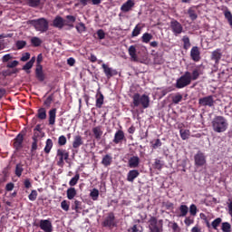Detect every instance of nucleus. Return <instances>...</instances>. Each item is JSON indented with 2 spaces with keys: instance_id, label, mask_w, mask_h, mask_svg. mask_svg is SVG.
I'll use <instances>...</instances> for the list:
<instances>
[{
  "instance_id": "58836bf2",
  "label": "nucleus",
  "mask_w": 232,
  "mask_h": 232,
  "mask_svg": "<svg viewBox=\"0 0 232 232\" xmlns=\"http://www.w3.org/2000/svg\"><path fill=\"white\" fill-rule=\"evenodd\" d=\"M151 39H153V35L150 33H144L141 36L142 43H145L146 44H148Z\"/></svg>"
},
{
  "instance_id": "423d86ee",
  "label": "nucleus",
  "mask_w": 232,
  "mask_h": 232,
  "mask_svg": "<svg viewBox=\"0 0 232 232\" xmlns=\"http://www.w3.org/2000/svg\"><path fill=\"white\" fill-rule=\"evenodd\" d=\"M70 159V152L64 149H58L56 152V164L59 168L64 167V160Z\"/></svg>"
},
{
  "instance_id": "a878e982",
  "label": "nucleus",
  "mask_w": 232,
  "mask_h": 232,
  "mask_svg": "<svg viewBox=\"0 0 232 232\" xmlns=\"http://www.w3.org/2000/svg\"><path fill=\"white\" fill-rule=\"evenodd\" d=\"M111 162H113V158L111 157V155L107 154L103 156L102 160V166H104L105 168H108V166H111Z\"/></svg>"
},
{
  "instance_id": "e433bc0d",
  "label": "nucleus",
  "mask_w": 232,
  "mask_h": 232,
  "mask_svg": "<svg viewBox=\"0 0 232 232\" xmlns=\"http://www.w3.org/2000/svg\"><path fill=\"white\" fill-rule=\"evenodd\" d=\"M182 41L184 50H189V48L191 47V42L189 41V37L188 35H184Z\"/></svg>"
},
{
  "instance_id": "6e6552de",
  "label": "nucleus",
  "mask_w": 232,
  "mask_h": 232,
  "mask_svg": "<svg viewBox=\"0 0 232 232\" xmlns=\"http://www.w3.org/2000/svg\"><path fill=\"white\" fill-rule=\"evenodd\" d=\"M206 155L202 151H198L194 156V164L196 168H202L206 166Z\"/></svg>"
},
{
  "instance_id": "052dcab7",
  "label": "nucleus",
  "mask_w": 232,
  "mask_h": 232,
  "mask_svg": "<svg viewBox=\"0 0 232 232\" xmlns=\"http://www.w3.org/2000/svg\"><path fill=\"white\" fill-rule=\"evenodd\" d=\"M162 206L163 208H165L166 209H173V203L169 202V201H164L162 202Z\"/></svg>"
},
{
  "instance_id": "37998d69",
  "label": "nucleus",
  "mask_w": 232,
  "mask_h": 232,
  "mask_svg": "<svg viewBox=\"0 0 232 232\" xmlns=\"http://www.w3.org/2000/svg\"><path fill=\"white\" fill-rule=\"evenodd\" d=\"M61 208L63 211H70V201L64 199L61 202Z\"/></svg>"
},
{
  "instance_id": "bb28decb",
  "label": "nucleus",
  "mask_w": 232,
  "mask_h": 232,
  "mask_svg": "<svg viewBox=\"0 0 232 232\" xmlns=\"http://www.w3.org/2000/svg\"><path fill=\"white\" fill-rule=\"evenodd\" d=\"M68 200H73L75 197H77V189L75 188L71 187L66 191Z\"/></svg>"
},
{
  "instance_id": "f704fd0d",
  "label": "nucleus",
  "mask_w": 232,
  "mask_h": 232,
  "mask_svg": "<svg viewBox=\"0 0 232 232\" xmlns=\"http://www.w3.org/2000/svg\"><path fill=\"white\" fill-rule=\"evenodd\" d=\"M179 134L182 140H188V139H189V136L191 135V132L189 131V130L181 129L179 130Z\"/></svg>"
},
{
  "instance_id": "2f4dec72",
  "label": "nucleus",
  "mask_w": 232,
  "mask_h": 232,
  "mask_svg": "<svg viewBox=\"0 0 232 232\" xmlns=\"http://www.w3.org/2000/svg\"><path fill=\"white\" fill-rule=\"evenodd\" d=\"M188 14L189 16V18L191 19V21H197L198 14H197V10H195V8L193 7H189L188 10Z\"/></svg>"
},
{
  "instance_id": "5fc2aeb1",
  "label": "nucleus",
  "mask_w": 232,
  "mask_h": 232,
  "mask_svg": "<svg viewBox=\"0 0 232 232\" xmlns=\"http://www.w3.org/2000/svg\"><path fill=\"white\" fill-rule=\"evenodd\" d=\"M162 166H163L162 161L159 159H156L155 162H154V165H153L155 169L160 170V169H162Z\"/></svg>"
},
{
  "instance_id": "a18cd8bd",
  "label": "nucleus",
  "mask_w": 232,
  "mask_h": 232,
  "mask_svg": "<svg viewBox=\"0 0 232 232\" xmlns=\"http://www.w3.org/2000/svg\"><path fill=\"white\" fill-rule=\"evenodd\" d=\"M224 15H225V18L227 19L228 24H230L232 26V14H231V11L226 10L224 12Z\"/></svg>"
},
{
  "instance_id": "79ce46f5",
  "label": "nucleus",
  "mask_w": 232,
  "mask_h": 232,
  "mask_svg": "<svg viewBox=\"0 0 232 232\" xmlns=\"http://www.w3.org/2000/svg\"><path fill=\"white\" fill-rule=\"evenodd\" d=\"M182 99H183L182 94L178 92L176 95L172 97V102L173 104H179V102H182Z\"/></svg>"
},
{
  "instance_id": "338daca9",
  "label": "nucleus",
  "mask_w": 232,
  "mask_h": 232,
  "mask_svg": "<svg viewBox=\"0 0 232 232\" xmlns=\"http://www.w3.org/2000/svg\"><path fill=\"white\" fill-rule=\"evenodd\" d=\"M15 188V185L12 182H9L5 185V191H12Z\"/></svg>"
},
{
  "instance_id": "0eeeda50",
  "label": "nucleus",
  "mask_w": 232,
  "mask_h": 232,
  "mask_svg": "<svg viewBox=\"0 0 232 232\" xmlns=\"http://www.w3.org/2000/svg\"><path fill=\"white\" fill-rule=\"evenodd\" d=\"M198 104L199 106L208 107V108H213L215 107L216 102H215V96L213 95H208L202 98L198 99Z\"/></svg>"
},
{
  "instance_id": "f03ea898",
  "label": "nucleus",
  "mask_w": 232,
  "mask_h": 232,
  "mask_svg": "<svg viewBox=\"0 0 232 232\" xmlns=\"http://www.w3.org/2000/svg\"><path fill=\"white\" fill-rule=\"evenodd\" d=\"M141 106L144 110L150 108V96L146 94L140 95V93L136 92L132 96V108H139Z\"/></svg>"
},
{
  "instance_id": "1a4fd4ad",
  "label": "nucleus",
  "mask_w": 232,
  "mask_h": 232,
  "mask_svg": "<svg viewBox=\"0 0 232 232\" xmlns=\"http://www.w3.org/2000/svg\"><path fill=\"white\" fill-rule=\"evenodd\" d=\"M170 28L172 30V33L174 35H180L182 32H184V27L182 26V24H180L179 21L172 19L170 21Z\"/></svg>"
},
{
  "instance_id": "4468645a",
  "label": "nucleus",
  "mask_w": 232,
  "mask_h": 232,
  "mask_svg": "<svg viewBox=\"0 0 232 232\" xmlns=\"http://www.w3.org/2000/svg\"><path fill=\"white\" fill-rule=\"evenodd\" d=\"M210 59L211 61H214L216 66H218V64H220V59H222V50L216 49L213 51L211 53Z\"/></svg>"
},
{
  "instance_id": "ea45409f",
  "label": "nucleus",
  "mask_w": 232,
  "mask_h": 232,
  "mask_svg": "<svg viewBox=\"0 0 232 232\" xmlns=\"http://www.w3.org/2000/svg\"><path fill=\"white\" fill-rule=\"evenodd\" d=\"M72 209H73L74 211H76V213H78L79 209H82V202L75 199L74 204L72 206Z\"/></svg>"
},
{
  "instance_id": "f257e3e1",
  "label": "nucleus",
  "mask_w": 232,
  "mask_h": 232,
  "mask_svg": "<svg viewBox=\"0 0 232 232\" xmlns=\"http://www.w3.org/2000/svg\"><path fill=\"white\" fill-rule=\"evenodd\" d=\"M200 77V69L195 68L192 72L186 71L176 82V88L182 90L186 86H189L192 81H197Z\"/></svg>"
},
{
  "instance_id": "bf43d9fd",
  "label": "nucleus",
  "mask_w": 232,
  "mask_h": 232,
  "mask_svg": "<svg viewBox=\"0 0 232 232\" xmlns=\"http://www.w3.org/2000/svg\"><path fill=\"white\" fill-rule=\"evenodd\" d=\"M98 39L102 40L106 37V33H104V30L99 29L97 31Z\"/></svg>"
},
{
  "instance_id": "a211bd4d",
  "label": "nucleus",
  "mask_w": 232,
  "mask_h": 232,
  "mask_svg": "<svg viewBox=\"0 0 232 232\" xmlns=\"http://www.w3.org/2000/svg\"><path fill=\"white\" fill-rule=\"evenodd\" d=\"M35 77L40 82H44V81L46 79V74H44V72L43 71V65L36 66Z\"/></svg>"
},
{
  "instance_id": "774afa93",
  "label": "nucleus",
  "mask_w": 232,
  "mask_h": 232,
  "mask_svg": "<svg viewBox=\"0 0 232 232\" xmlns=\"http://www.w3.org/2000/svg\"><path fill=\"white\" fill-rule=\"evenodd\" d=\"M33 67H34V65L32 64V63L27 62V63L23 66L22 70L28 71V70H32Z\"/></svg>"
},
{
  "instance_id": "6ab92c4d",
  "label": "nucleus",
  "mask_w": 232,
  "mask_h": 232,
  "mask_svg": "<svg viewBox=\"0 0 232 232\" xmlns=\"http://www.w3.org/2000/svg\"><path fill=\"white\" fill-rule=\"evenodd\" d=\"M49 119V126H53L55 124V119L57 117V109L53 108L48 111Z\"/></svg>"
},
{
  "instance_id": "c756f323",
  "label": "nucleus",
  "mask_w": 232,
  "mask_h": 232,
  "mask_svg": "<svg viewBox=\"0 0 232 232\" xmlns=\"http://www.w3.org/2000/svg\"><path fill=\"white\" fill-rule=\"evenodd\" d=\"M36 117L40 119V121H44L46 119V108L41 107L38 109Z\"/></svg>"
},
{
  "instance_id": "7c9ffc66",
  "label": "nucleus",
  "mask_w": 232,
  "mask_h": 232,
  "mask_svg": "<svg viewBox=\"0 0 232 232\" xmlns=\"http://www.w3.org/2000/svg\"><path fill=\"white\" fill-rule=\"evenodd\" d=\"M102 104H104V95L99 92L96 95V108H102Z\"/></svg>"
},
{
  "instance_id": "412c9836",
  "label": "nucleus",
  "mask_w": 232,
  "mask_h": 232,
  "mask_svg": "<svg viewBox=\"0 0 232 232\" xmlns=\"http://www.w3.org/2000/svg\"><path fill=\"white\" fill-rule=\"evenodd\" d=\"M129 55L134 63H137L139 61V57L137 56V46L136 45H130L128 49Z\"/></svg>"
},
{
  "instance_id": "b1692460",
  "label": "nucleus",
  "mask_w": 232,
  "mask_h": 232,
  "mask_svg": "<svg viewBox=\"0 0 232 232\" xmlns=\"http://www.w3.org/2000/svg\"><path fill=\"white\" fill-rule=\"evenodd\" d=\"M139 175H140V172H139V170H137V169L130 170L127 174L128 182H133L135 180V179H137V177H139Z\"/></svg>"
},
{
  "instance_id": "f8f14e48",
  "label": "nucleus",
  "mask_w": 232,
  "mask_h": 232,
  "mask_svg": "<svg viewBox=\"0 0 232 232\" xmlns=\"http://www.w3.org/2000/svg\"><path fill=\"white\" fill-rule=\"evenodd\" d=\"M102 67L107 79H111V77L118 75L119 73L117 70L109 67L106 63H102Z\"/></svg>"
},
{
  "instance_id": "2eb2a0df",
  "label": "nucleus",
  "mask_w": 232,
  "mask_h": 232,
  "mask_svg": "<svg viewBox=\"0 0 232 232\" xmlns=\"http://www.w3.org/2000/svg\"><path fill=\"white\" fill-rule=\"evenodd\" d=\"M190 59L194 61V63H198L200 59V48L198 46H193L190 50Z\"/></svg>"
},
{
  "instance_id": "7ed1b4c3",
  "label": "nucleus",
  "mask_w": 232,
  "mask_h": 232,
  "mask_svg": "<svg viewBox=\"0 0 232 232\" xmlns=\"http://www.w3.org/2000/svg\"><path fill=\"white\" fill-rule=\"evenodd\" d=\"M227 120L224 116H216L212 121V130L216 133H224L227 130Z\"/></svg>"
},
{
  "instance_id": "3c124183",
  "label": "nucleus",
  "mask_w": 232,
  "mask_h": 232,
  "mask_svg": "<svg viewBox=\"0 0 232 232\" xmlns=\"http://www.w3.org/2000/svg\"><path fill=\"white\" fill-rule=\"evenodd\" d=\"M66 142H68L66 136L62 135L58 138V146H66Z\"/></svg>"
},
{
  "instance_id": "5701e85b",
  "label": "nucleus",
  "mask_w": 232,
  "mask_h": 232,
  "mask_svg": "<svg viewBox=\"0 0 232 232\" xmlns=\"http://www.w3.org/2000/svg\"><path fill=\"white\" fill-rule=\"evenodd\" d=\"M140 164V158L139 156H132L129 160V168L135 169L139 168Z\"/></svg>"
},
{
  "instance_id": "c85d7f7f",
  "label": "nucleus",
  "mask_w": 232,
  "mask_h": 232,
  "mask_svg": "<svg viewBox=\"0 0 232 232\" xmlns=\"http://www.w3.org/2000/svg\"><path fill=\"white\" fill-rule=\"evenodd\" d=\"M142 28H144V25L140 24H136L131 33V37H139V35H140V32H142Z\"/></svg>"
},
{
  "instance_id": "dca6fc26",
  "label": "nucleus",
  "mask_w": 232,
  "mask_h": 232,
  "mask_svg": "<svg viewBox=\"0 0 232 232\" xmlns=\"http://www.w3.org/2000/svg\"><path fill=\"white\" fill-rule=\"evenodd\" d=\"M135 6V1L133 0H127L121 6V11L123 14H128V12H131L132 8Z\"/></svg>"
},
{
  "instance_id": "c9c22d12",
  "label": "nucleus",
  "mask_w": 232,
  "mask_h": 232,
  "mask_svg": "<svg viewBox=\"0 0 232 232\" xmlns=\"http://www.w3.org/2000/svg\"><path fill=\"white\" fill-rule=\"evenodd\" d=\"M23 171H24V169L23 168V164L18 163L15 166V169H14V175H16L18 178H21V176L23 175Z\"/></svg>"
},
{
  "instance_id": "f3484780",
  "label": "nucleus",
  "mask_w": 232,
  "mask_h": 232,
  "mask_svg": "<svg viewBox=\"0 0 232 232\" xmlns=\"http://www.w3.org/2000/svg\"><path fill=\"white\" fill-rule=\"evenodd\" d=\"M126 139V136L124 135V130H119L114 134V139L112 140V142L114 144H121L122 140Z\"/></svg>"
},
{
  "instance_id": "09e8293b",
  "label": "nucleus",
  "mask_w": 232,
  "mask_h": 232,
  "mask_svg": "<svg viewBox=\"0 0 232 232\" xmlns=\"http://www.w3.org/2000/svg\"><path fill=\"white\" fill-rule=\"evenodd\" d=\"M222 224V219L220 218H216L214 221H212L211 226L213 229H218V226Z\"/></svg>"
},
{
  "instance_id": "a19ab883",
  "label": "nucleus",
  "mask_w": 232,
  "mask_h": 232,
  "mask_svg": "<svg viewBox=\"0 0 232 232\" xmlns=\"http://www.w3.org/2000/svg\"><path fill=\"white\" fill-rule=\"evenodd\" d=\"M179 211H180L179 217H186V215H188V211H189V208L186 205H181L179 207Z\"/></svg>"
},
{
  "instance_id": "6e6d98bb",
  "label": "nucleus",
  "mask_w": 232,
  "mask_h": 232,
  "mask_svg": "<svg viewBox=\"0 0 232 232\" xmlns=\"http://www.w3.org/2000/svg\"><path fill=\"white\" fill-rule=\"evenodd\" d=\"M29 6L35 8V6H39L41 4V0H27Z\"/></svg>"
},
{
  "instance_id": "aec40b11",
  "label": "nucleus",
  "mask_w": 232,
  "mask_h": 232,
  "mask_svg": "<svg viewBox=\"0 0 232 232\" xmlns=\"http://www.w3.org/2000/svg\"><path fill=\"white\" fill-rule=\"evenodd\" d=\"M82 144H84V140L82 139V136L76 135L73 137V140H72L73 150H79V147L82 146Z\"/></svg>"
},
{
  "instance_id": "864d4df0",
  "label": "nucleus",
  "mask_w": 232,
  "mask_h": 232,
  "mask_svg": "<svg viewBox=\"0 0 232 232\" xmlns=\"http://www.w3.org/2000/svg\"><path fill=\"white\" fill-rule=\"evenodd\" d=\"M24 46H26V41L18 40L16 42L17 50H23V48H24Z\"/></svg>"
},
{
  "instance_id": "603ef678",
  "label": "nucleus",
  "mask_w": 232,
  "mask_h": 232,
  "mask_svg": "<svg viewBox=\"0 0 232 232\" xmlns=\"http://www.w3.org/2000/svg\"><path fill=\"white\" fill-rule=\"evenodd\" d=\"M76 30L79 34H82V32H86V25L83 23H80L76 25Z\"/></svg>"
},
{
  "instance_id": "ddd939ff",
  "label": "nucleus",
  "mask_w": 232,
  "mask_h": 232,
  "mask_svg": "<svg viewBox=\"0 0 232 232\" xmlns=\"http://www.w3.org/2000/svg\"><path fill=\"white\" fill-rule=\"evenodd\" d=\"M24 141V134L19 133L14 140V148L16 151H19L23 148V142Z\"/></svg>"
},
{
  "instance_id": "de8ad7c7",
  "label": "nucleus",
  "mask_w": 232,
  "mask_h": 232,
  "mask_svg": "<svg viewBox=\"0 0 232 232\" xmlns=\"http://www.w3.org/2000/svg\"><path fill=\"white\" fill-rule=\"evenodd\" d=\"M37 190L33 189L28 196L29 200H31V202H35V200H37Z\"/></svg>"
},
{
  "instance_id": "9d476101",
  "label": "nucleus",
  "mask_w": 232,
  "mask_h": 232,
  "mask_svg": "<svg viewBox=\"0 0 232 232\" xmlns=\"http://www.w3.org/2000/svg\"><path fill=\"white\" fill-rule=\"evenodd\" d=\"M102 225L103 227H115V214L110 212Z\"/></svg>"
},
{
  "instance_id": "39448f33",
  "label": "nucleus",
  "mask_w": 232,
  "mask_h": 232,
  "mask_svg": "<svg viewBox=\"0 0 232 232\" xmlns=\"http://www.w3.org/2000/svg\"><path fill=\"white\" fill-rule=\"evenodd\" d=\"M149 232H163L164 220L158 219L157 217L151 216L148 221Z\"/></svg>"
},
{
  "instance_id": "13d9d810",
  "label": "nucleus",
  "mask_w": 232,
  "mask_h": 232,
  "mask_svg": "<svg viewBox=\"0 0 232 232\" xmlns=\"http://www.w3.org/2000/svg\"><path fill=\"white\" fill-rule=\"evenodd\" d=\"M189 213L190 215H192V217H195V215H197V205L195 204L190 205Z\"/></svg>"
},
{
  "instance_id": "e2e57ef3",
  "label": "nucleus",
  "mask_w": 232,
  "mask_h": 232,
  "mask_svg": "<svg viewBox=\"0 0 232 232\" xmlns=\"http://www.w3.org/2000/svg\"><path fill=\"white\" fill-rule=\"evenodd\" d=\"M162 146V141H160V139H157L154 143H152V149L157 150V148H160Z\"/></svg>"
},
{
  "instance_id": "4d7b16f0",
  "label": "nucleus",
  "mask_w": 232,
  "mask_h": 232,
  "mask_svg": "<svg viewBox=\"0 0 232 232\" xmlns=\"http://www.w3.org/2000/svg\"><path fill=\"white\" fill-rule=\"evenodd\" d=\"M14 59V55L12 53H7L2 57V63H8Z\"/></svg>"
},
{
  "instance_id": "c03bdc74",
  "label": "nucleus",
  "mask_w": 232,
  "mask_h": 232,
  "mask_svg": "<svg viewBox=\"0 0 232 232\" xmlns=\"http://www.w3.org/2000/svg\"><path fill=\"white\" fill-rule=\"evenodd\" d=\"M52 102H53V94H51L46 98L44 102V105L46 106V108H50V106H52Z\"/></svg>"
},
{
  "instance_id": "473e14b6",
  "label": "nucleus",
  "mask_w": 232,
  "mask_h": 232,
  "mask_svg": "<svg viewBox=\"0 0 232 232\" xmlns=\"http://www.w3.org/2000/svg\"><path fill=\"white\" fill-rule=\"evenodd\" d=\"M39 137V134H34L32 137L33 142L31 146V151L34 153V151H37V142H39V140L37 139Z\"/></svg>"
},
{
  "instance_id": "20e7f679",
  "label": "nucleus",
  "mask_w": 232,
  "mask_h": 232,
  "mask_svg": "<svg viewBox=\"0 0 232 232\" xmlns=\"http://www.w3.org/2000/svg\"><path fill=\"white\" fill-rule=\"evenodd\" d=\"M27 24H31V26H34V30H36V32H41V34L48 32V29L50 28V24L46 18L29 20Z\"/></svg>"
},
{
  "instance_id": "cd10ccee",
  "label": "nucleus",
  "mask_w": 232,
  "mask_h": 232,
  "mask_svg": "<svg viewBox=\"0 0 232 232\" xmlns=\"http://www.w3.org/2000/svg\"><path fill=\"white\" fill-rule=\"evenodd\" d=\"M52 148H53V141L52 139H47L45 141V147L44 149V153L49 155V153L52 151Z\"/></svg>"
},
{
  "instance_id": "393cba45",
  "label": "nucleus",
  "mask_w": 232,
  "mask_h": 232,
  "mask_svg": "<svg viewBox=\"0 0 232 232\" xmlns=\"http://www.w3.org/2000/svg\"><path fill=\"white\" fill-rule=\"evenodd\" d=\"M92 133L94 135V139H96V140H101L102 137V126H96L94 128H92Z\"/></svg>"
},
{
  "instance_id": "49530a36",
  "label": "nucleus",
  "mask_w": 232,
  "mask_h": 232,
  "mask_svg": "<svg viewBox=\"0 0 232 232\" xmlns=\"http://www.w3.org/2000/svg\"><path fill=\"white\" fill-rule=\"evenodd\" d=\"M90 197L92 198V200H98L99 199V189L93 188L90 193Z\"/></svg>"
},
{
  "instance_id": "0e129e2a",
  "label": "nucleus",
  "mask_w": 232,
  "mask_h": 232,
  "mask_svg": "<svg viewBox=\"0 0 232 232\" xmlns=\"http://www.w3.org/2000/svg\"><path fill=\"white\" fill-rule=\"evenodd\" d=\"M171 229L173 232H180V227H179L177 222L172 223Z\"/></svg>"
},
{
  "instance_id": "680f3d73",
  "label": "nucleus",
  "mask_w": 232,
  "mask_h": 232,
  "mask_svg": "<svg viewBox=\"0 0 232 232\" xmlns=\"http://www.w3.org/2000/svg\"><path fill=\"white\" fill-rule=\"evenodd\" d=\"M17 66H19V61H17V60L8 63L6 65L7 68H15Z\"/></svg>"
},
{
  "instance_id": "69168bd1",
  "label": "nucleus",
  "mask_w": 232,
  "mask_h": 232,
  "mask_svg": "<svg viewBox=\"0 0 232 232\" xmlns=\"http://www.w3.org/2000/svg\"><path fill=\"white\" fill-rule=\"evenodd\" d=\"M28 59H30V53H25L22 55V57L20 58V61H22L23 63H26Z\"/></svg>"
},
{
  "instance_id": "72a5a7b5",
  "label": "nucleus",
  "mask_w": 232,
  "mask_h": 232,
  "mask_svg": "<svg viewBox=\"0 0 232 232\" xmlns=\"http://www.w3.org/2000/svg\"><path fill=\"white\" fill-rule=\"evenodd\" d=\"M31 44L34 48H37V47L41 46V44H43V40H41V38H39L37 36H34L31 38Z\"/></svg>"
},
{
  "instance_id": "4c0bfd02",
  "label": "nucleus",
  "mask_w": 232,
  "mask_h": 232,
  "mask_svg": "<svg viewBox=\"0 0 232 232\" xmlns=\"http://www.w3.org/2000/svg\"><path fill=\"white\" fill-rule=\"evenodd\" d=\"M79 179H81V175L79 173H76L75 176L69 181V186H71V188H73V186H77Z\"/></svg>"
},
{
  "instance_id": "4be33fe9",
  "label": "nucleus",
  "mask_w": 232,
  "mask_h": 232,
  "mask_svg": "<svg viewBox=\"0 0 232 232\" xmlns=\"http://www.w3.org/2000/svg\"><path fill=\"white\" fill-rule=\"evenodd\" d=\"M53 26L59 28L60 30L64 28V19L60 15H57L53 21Z\"/></svg>"
},
{
  "instance_id": "9b49d317",
  "label": "nucleus",
  "mask_w": 232,
  "mask_h": 232,
  "mask_svg": "<svg viewBox=\"0 0 232 232\" xmlns=\"http://www.w3.org/2000/svg\"><path fill=\"white\" fill-rule=\"evenodd\" d=\"M39 227L44 232H53V226L50 219H41L39 222Z\"/></svg>"
},
{
  "instance_id": "8fccbe9b",
  "label": "nucleus",
  "mask_w": 232,
  "mask_h": 232,
  "mask_svg": "<svg viewBox=\"0 0 232 232\" xmlns=\"http://www.w3.org/2000/svg\"><path fill=\"white\" fill-rule=\"evenodd\" d=\"M221 229L223 232H231V224L228 222L222 223Z\"/></svg>"
}]
</instances>
